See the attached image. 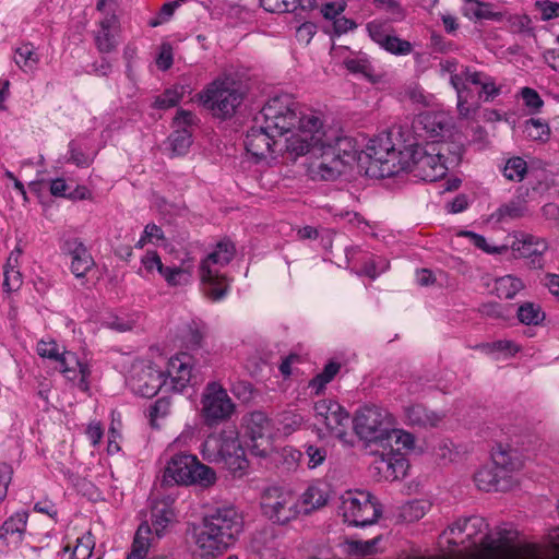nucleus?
Listing matches in <instances>:
<instances>
[{
	"label": "nucleus",
	"mask_w": 559,
	"mask_h": 559,
	"mask_svg": "<svg viewBox=\"0 0 559 559\" xmlns=\"http://www.w3.org/2000/svg\"><path fill=\"white\" fill-rule=\"evenodd\" d=\"M441 70L450 74V84L456 92V108L461 118H469L480 108L483 102H492L501 88L489 74L472 67L462 66L457 71L456 60H445Z\"/></svg>",
	"instance_id": "obj_1"
},
{
	"label": "nucleus",
	"mask_w": 559,
	"mask_h": 559,
	"mask_svg": "<svg viewBox=\"0 0 559 559\" xmlns=\"http://www.w3.org/2000/svg\"><path fill=\"white\" fill-rule=\"evenodd\" d=\"M449 145L445 143L409 144L405 146V165L402 171L414 173L425 181H437L445 176L449 164H457L460 155L447 156Z\"/></svg>",
	"instance_id": "obj_2"
},
{
	"label": "nucleus",
	"mask_w": 559,
	"mask_h": 559,
	"mask_svg": "<svg viewBox=\"0 0 559 559\" xmlns=\"http://www.w3.org/2000/svg\"><path fill=\"white\" fill-rule=\"evenodd\" d=\"M364 163V151L356 147L354 139L329 134L323 138L321 160L310 166L312 178L335 180L352 162Z\"/></svg>",
	"instance_id": "obj_3"
},
{
	"label": "nucleus",
	"mask_w": 559,
	"mask_h": 559,
	"mask_svg": "<svg viewBox=\"0 0 559 559\" xmlns=\"http://www.w3.org/2000/svg\"><path fill=\"white\" fill-rule=\"evenodd\" d=\"M203 459L210 463L222 464L235 476H241L249 466L245 450L234 426H227L217 433L207 436L202 444Z\"/></svg>",
	"instance_id": "obj_4"
},
{
	"label": "nucleus",
	"mask_w": 559,
	"mask_h": 559,
	"mask_svg": "<svg viewBox=\"0 0 559 559\" xmlns=\"http://www.w3.org/2000/svg\"><path fill=\"white\" fill-rule=\"evenodd\" d=\"M235 254V245L229 239H223L200 263L199 273L203 292L212 301L222 300L228 293V278L221 269L228 265Z\"/></svg>",
	"instance_id": "obj_5"
},
{
	"label": "nucleus",
	"mask_w": 559,
	"mask_h": 559,
	"mask_svg": "<svg viewBox=\"0 0 559 559\" xmlns=\"http://www.w3.org/2000/svg\"><path fill=\"white\" fill-rule=\"evenodd\" d=\"M404 153L405 147H395L391 133L377 135L368 142L364 151V162H368L366 173L380 178L397 175L406 163Z\"/></svg>",
	"instance_id": "obj_6"
},
{
	"label": "nucleus",
	"mask_w": 559,
	"mask_h": 559,
	"mask_svg": "<svg viewBox=\"0 0 559 559\" xmlns=\"http://www.w3.org/2000/svg\"><path fill=\"white\" fill-rule=\"evenodd\" d=\"M296 132L284 141L281 140L280 151H285L292 160L299 156L311 154L317 160H321L322 142L326 136L321 119L313 112L301 119Z\"/></svg>",
	"instance_id": "obj_7"
},
{
	"label": "nucleus",
	"mask_w": 559,
	"mask_h": 559,
	"mask_svg": "<svg viewBox=\"0 0 559 559\" xmlns=\"http://www.w3.org/2000/svg\"><path fill=\"white\" fill-rule=\"evenodd\" d=\"M298 104L288 94L276 95L270 98L262 107L254 122L262 123L278 138L298 128L301 119L308 114L298 110Z\"/></svg>",
	"instance_id": "obj_8"
},
{
	"label": "nucleus",
	"mask_w": 559,
	"mask_h": 559,
	"mask_svg": "<svg viewBox=\"0 0 559 559\" xmlns=\"http://www.w3.org/2000/svg\"><path fill=\"white\" fill-rule=\"evenodd\" d=\"M200 102L213 116L227 119L234 116L236 109L243 100V94L228 78L216 79L200 94Z\"/></svg>",
	"instance_id": "obj_9"
},
{
	"label": "nucleus",
	"mask_w": 559,
	"mask_h": 559,
	"mask_svg": "<svg viewBox=\"0 0 559 559\" xmlns=\"http://www.w3.org/2000/svg\"><path fill=\"white\" fill-rule=\"evenodd\" d=\"M164 483L167 485H211L215 481L214 471L200 463L197 456L179 453L174 455L164 471Z\"/></svg>",
	"instance_id": "obj_10"
},
{
	"label": "nucleus",
	"mask_w": 559,
	"mask_h": 559,
	"mask_svg": "<svg viewBox=\"0 0 559 559\" xmlns=\"http://www.w3.org/2000/svg\"><path fill=\"white\" fill-rule=\"evenodd\" d=\"M415 439L412 433L395 428V419L392 423L391 430L383 439L380 448L382 452L380 459L376 461V468L384 473L385 477H399V471L402 472L405 466V460L402 451L411 450L414 447Z\"/></svg>",
	"instance_id": "obj_11"
},
{
	"label": "nucleus",
	"mask_w": 559,
	"mask_h": 559,
	"mask_svg": "<svg viewBox=\"0 0 559 559\" xmlns=\"http://www.w3.org/2000/svg\"><path fill=\"white\" fill-rule=\"evenodd\" d=\"M37 353L43 358L55 360L56 369L68 380L76 381V385L80 390L84 392L88 390L87 379L91 374L90 367L87 364L81 361L75 353L69 350L61 352L55 341H40L37 344Z\"/></svg>",
	"instance_id": "obj_12"
},
{
	"label": "nucleus",
	"mask_w": 559,
	"mask_h": 559,
	"mask_svg": "<svg viewBox=\"0 0 559 559\" xmlns=\"http://www.w3.org/2000/svg\"><path fill=\"white\" fill-rule=\"evenodd\" d=\"M394 417L379 406L360 407L353 419L354 431L367 443L381 445L388 431L391 430Z\"/></svg>",
	"instance_id": "obj_13"
},
{
	"label": "nucleus",
	"mask_w": 559,
	"mask_h": 559,
	"mask_svg": "<svg viewBox=\"0 0 559 559\" xmlns=\"http://www.w3.org/2000/svg\"><path fill=\"white\" fill-rule=\"evenodd\" d=\"M344 521L353 526H367L377 522L381 515V507L366 491L348 492L342 501Z\"/></svg>",
	"instance_id": "obj_14"
},
{
	"label": "nucleus",
	"mask_w": 559,
	"mask_h": 559,
	"mask_svg": "<svg viewBox=\"0 0 559 559\" xmlns=\"http://www.w3.org/2000/svg\"><path fill=\"white\" fill-rule=\"evenodd\" d=\"M202 417L204 424L214 427L228 420L235 412V404L227 391L218 383H209L202 395Z\"/></svg>",
	"instance_id": "obj_15"
},
{
	"label": "nucleus",
	"mask_w": 559,
	"mask_h": 559,
	"mask_svg": "<svg viewBox=\"0 0 559 559\" xmlns=\"http://www.w3.org/2000/svg\"><path fill=\"white\" fill-rule=\"evenodd\" d=\"M261 506L263 513L278 524H285L301 513L297 498L280 487L266 489Z\"/></svg>",
	"instance_id": "obj_16"
},
{
	"label": "nucleus",
	"mask_w": 559,
	"mask_h": 559,
	"mask_svg": "<svg viewBox=\"0 0 559 559\" xmlns=\"http://www.w3.org/2000/svg\"><path fill=\"white\" fill-rule=\"evenodd\" d=\"M246 433L249 438L248 448L251 454L265 457L272 450V423L265 413L254 411L243 417Z\"/></svg>",
	"instance_id": "obj_17"
},
{
	"label": "nucleus",
	"mask_w": 559,
	"mask_h": 559,
	"mask_svg": "<svg viewBox=\"0 0 559 559\" xmlns=\"http://www.w3.org/2000/svg\"><path fill=\"white\" fill-rule=\"evenodd\" d=\"M314 416L328 432L341 441H346L349 425L348 412L336 401L321 400L314 404Z\"/></svg>",
	"instance_id": "obj_18"
},
{
	"label": "nucleus",
	"mask_w": 559,
	"mask_h": 559,
	"mask_svg": "<svg viewBox=\"0 0 559 559\" xmlns=\"http://www.w3.org/2000/svg\"><path fill=\"white\" fill-rule=\"evenodd\" d=\"M203 522L230 546L236 542L243 527L242 516L234 507L217 508L207 514Z\"/></svg>",
	"instance_id": "obj_19"
},
{
	"label": "nucleus",
	"mask_w": 559,
	"mask_h": 559,
	"mask_svg": "<svg viewBox=\"0 0 559 559\" xmlns=\"http://www.w3.org/2000/svg\"><path fill=\"white\" fill-rule=\"evenodd\" d=\"M128 385L134 394L150 399L163 388L168 391V379L153 366H133Z\"/></svg>",
	"instance_id": "obj_20"
},
{
	"label": "nucleus",
	"mask_w": 559,
	"mask_h": 559,
	"mask_svg": "<svg viewBox=\"0 0 559 559\" xmlns=\"http://www.w3.org/2000/svg\"><path fill=\"white\" fill-rule=\"evenodd\" d=\"M277 138L278 135L271 132V130H266L264 124L254 122V126L248 130L246 135V151L255 162L266 159L273 153L280 151L281 139L277 140Z\"/></svg>",
	"instance_id": "obj_21"
},
{
	"label": "nucleus",
	"mask_w": 559,
	"mask_h": 559,
	"mask_svg": "<svg viewBox=\"0 0 559 559\" xmlns=\"http://www.w3.org/2000/svg\"><path fill=\"white\" fill-rule=\"evenodd\" d=\"M195 554L202 559H210L223 554L230 545L222 539L204 522L194 533Z\"/></svg>",
	"instance_id": "obj_22"
},
{
	"label": "nucleus",
	"mask_w": 559,
	"mask_h": 559,
	"mask_svg": "<svg viewBox=\"0 0 559 559\" xmlns=\"http://www.w3.org/2000/svg\"><path fill=\"white\" fill-rule=\"evenodd\" d=\"M63 250L71 257V271L76 277H83L94 265V260L78 238L66 240Z\"/></svg>",
	"instance_id": "obj_23"
},
{
	"label": "nucleus",
	"mask_w": 559,
	"mask_h": 559,
	"mask_svg": "<svg viewBox=\"0 0 559 559\" xmlns=\"http://www.w3.org/2000/svg\"><path fill=\"white\" fill-rule=\"evenodd\" d=\"M168 391L181 392L189 384L192 377L190 357L186 354L171 358L168 371Z\"/></svg>",
	"instance_id": "obj_24"
},
{
	"label": "nucleus",
	"mask_w": 559,
	"mask_h": 559,
	"mask_svg": "<svg viewBox=\"0 0 559 559\" xmlns=\"http://www.w3.org/2000/svg\"><path fill=\"white\" fill-rule=\"evenodd\" d=\"M492 464L499 469L506 478H509V474L519 471L523 466V459L520 452L510 447L498 444L491 451Z\"/></svg>",
	"instance_id": "obj_25"
},
{
	"label": "nucleus",
	"mask_w": 559,
	"mask_h": 559,
	"mask_svg": "<svg viewBox=\"0 0 559 559\" xmlns=\"http://www.w3.org/2000/svg\"><path fill=\"white\" fill-rule=\"evenodd\" d=\"M118 19L115 14L105 16L95 32V45L100 53H109L117 47Z\"/></svg>",
	"instance_id": "obj_26"
},
{
	"label": "nucleus",
	"mask_w": 559,
	"mask_h": 559,
	"mask_svg": "<svg viewBox=\"0 0 559 559\" xmlns=\"http://www.w3.org/2000/svg\"><path fill=\"white\" fill-rule=\"evenodd\" d=\"M474 481L483 491H503L509 487V480L496 466H484L474 475Z\"/></svg>",
	"instance_id": "obj_27"
},
{
	"label": "nucleus",
	"mask_w": 559,
	"mask_h": 559,
	"mask_svg": "<svg viewBox=\"0 0 559 559\" xmlns=\"http://www.w3.org/2000/svg\"><path fill=\"white\" fill-rule=\"evenodd\" d=\"M28 513L26 511H19L10 516L0 527V540L7 545L17 546L25 533Z\"/></svg>",
	"instance_id": "obj_28"
},
{
	"label": "nucleus",
	"mask_w": 559,
	"mask_h": 559,
	"mask_svg": "<svg viewBox=\"0 0 559 559\" xmlns=\"http://www.w3.org/2000/svg\"><path fill=\"white\" fill-rule=\"evenodd\" d=\"M407 423L420 428L437 427L443 415L426 408L421 404L406 406L404 409Z\"/></svg>",
	"instance_id": "obj_29"
},
{
	"label": "nucleus",
	"mask_w": 559,
	"mask_h": 559,
	"mask_svg": "<svg viewBox=\"0 0 559 559\" xmlns=\"http://www.w3.org/2000/svg\"><path fill=\"white\" fill-rule=\"evenodd\" d=\"M548 248L547 241L533 235H525L512 245V251L516 258H532L543 255Z\"/></svg>",
	"instance_id": "obj_30"
},
{
	"label": "nucleus",
	"mask_w": 559,
	"mask_h": 559,
	"mask_svg": "<svg viewBox=\"0 0 559 559\" xmlns=\"http://www.w3.org/2000/svg\"><path fill=\"white\" fill-rule=\"evenodd\" d=\"M151 526L147 523H142L134 535L132 549L127 559H146L151 547Z\"/></svg>",
	"instance_id": "obj_31"
},
{
	"label": "nucleus",
	"mask_w": 559,
	"mask_h": 559,
	"mask_svg": "<svg viewBox=\"0 0 559 559\" xmlns=\"http://www.w3.org/2000/svg\"><path fill=\"white\" fill-rule=\"evenodd\" d=\"M463 13L468 19L475 20H500L501 14L491 11L489 3L480 2L478 0H465L463 5Z\"/></svg>",
	"instance_id": "obj_32"
},
{
	"label": "nucleus",
	"mask_w": 559,
	"mask_h": 559,
	"mask_svg": "<svg viewBox=\"0 0 559 559\" xmlns=\"http://www.w3.org/2000/svg\"><path fill=\"white\" fill-rule=\"evenodd\" d=\"M527 213L528 209L525 202L511 200L508 203L500 205L492 216L496 217L498 222H507L522 218L526 216Z\"/></svg>",
	"instance_id": "obj_33"
},
{
	"label": "nucleus",
	"mask_w": 559,
	"mask_h": 559,
	"mask_svg": "<svg viewBox=\"0 0 559 559\" xmlns=\"http://www.w3.org/2000/svg\"><path fill=\"white\" fill-rule=\"evenodd\" d=\"M524 287L522 280L513 275H504L495 281V289L499 298L513 299Z\"/></svg>",
	"instance_id": "obj_34"
},
{
	"label": "nucleus",
	"mask_w": 559,
	"mask_h": 559,
	"mask_svg": "<svg viewBox=\"0 0 559 559\" xmlns=\"http://www.w3.org/2000/svg\"><path fill=\"white\" fill-rule=\"evenodd\" d=\"M326 503V495L322 489L316 486H310L302 495L299 504V510L308 514L313 510L323 507Z\"/></svg>",
	"instance_id": "obj_35"
},
{
	"label": "nucleus",
	"mask_w": 559,
	"mask_h": 559,
	"mask_svg": "<svg viewBox=\"0 0 559 559\" xmlns=\"http://www.w3.org/2000/svg\"><path fill=\"white\" fill-rule=\"evenodd\" d=\"M519 321L526 325H537L545 319V312L537 304L525 301L516 310Z\"/></svg>",
	"instance_id": "obj_36"
},
{
	"label": "nucleus",
	"mask_w": 559,
	"mask_h": 559,
	"mask_svg": "<svg viewBox=\"0 0 559 559\" xmlns=\"http://www.w3.org/2000/svg\"><path fill=\"white\" fill-rule=\"evenodd\" d=\"M14 60L20 69L27 72L33 71L37 67L39 57L32 44H24L16 48Z\"/></svg>",
	"instance_id": "obj_37"
},
{
	"label": "nucleus",
	"mask_w": 559,
	"mask_h": 559,
	"mask_svg": "<svg viewBox=\"0 0 559 559\" xmlns=\"http://www.w3.org/2000/svg\"><path fill=\"white\" fill-rule=\"evenodd\" d=\"M168 141L175 155H185L192 144L191 131L187 128L175 129L169 135Z\"/></svg>",
	"instance_id": "obj_38"
},
{
	"label": "nucleus",
	"mask_w": 559,
	"mask_h": 559,
	"mask_svg": "<svg viewBox=\"0 0 559 559\" xmlns=\"http://www.w3.org/2000/svg\"><path fill=\"white\" fill-rule=\"evenodd\" d=\"M526 174L527 163L519 156L509 158L502 168V175L510 181L521 182Z\"/></svg>",
	"instance_id": "obj_39"
},
{
	"label": "nucleus",
	"mask_w": 559,
	"mask_h": 559,
	"mask_svg": "<svg viewBox=\"0 0 559 559\" xmlns=\"http://www.w3.org/2000/svg\"><path fill=\"white\" fill-rule=\"evenodd\" d=\"M341 369V365L335 361H330L322 372L317 374L310 382L309 388L316 391V394H320L325 385L333 380V378L338 373Z\"/></svg>",
	"instance_id": "obj_40"
},
{
	"label": "nucleus",
	"mask_w": 559,
	"mask_h": 559,
	"mask_svg": "<svg viewBox=\"0 0 559 559\" xmlns=\"http://www.w3.org/2000/svg\"><path fill=\"white\" fill-rule=\"evenodd\" d=\"M276 420L285 435L296 431L304 424V417L295 409H286L278 413Z\"/></svg>",
	"instance_id": "obj_41"
},
{
	"label": "nucleus",
	"mask_w": 559,
	"mask_h": 559,
	"mask_svg": "<svg viewBox=\"0 0 559 559\" xmlns=\"http://www.w3.org/2000/svg\"><path fill=\"white\" fill-rule=\"evenodd\" d=\"M160 275L169 286L187 285L191 278V273L179 266H165Z\"/></svg>",
	"instance_id": "obj_42"
},
{
	"label": "nucleus",
	"mask_w": 559,
	"mask_h": 559,
	"mask_svg": "<svg viewBox=\"0 0 559 559\" xmlns=\"http://www.w3.org/2000/svg\"><path fill=\"white\" fill-rule=\"evenodd\" d=\"M185 94V86H175L166 90L162 95L157 96L154 106L158 109H167L176 106Z\"/></svg>",
	"instance_id": "obj_43"
},
{
	"label": "nucleus",
	"mask_w": 559,
	"mask_h": 559,
	"mask_svg": "<svg viewBox=\"0 0 559 559\" xmlns=\"http://www.w3.org/2000/svg\"><path fill=\"white\" fill-rule=\"evenodd\" d=\"M174 513L167 508L166 504L155 506L152 510V525L156 535L159 537L162 532L171 522Z\"/></svg>",
	"instance_id": "obj_44"
},
{
	"label": "nucleus",
	"mask_w": 559,
	"mask_h": 559,
	"mask_svg": "<svg viewBox=\"0 0 559 559\" xmlns=\"http://www.w3.org/2000/svg\"><path fill=\"white\" fill-rule=\"evenodd\" d=\"M391 26L386 22H381L378 20L371 21L367 24V31L371 37V39L377 43L380 47L385 43L386 38H389Z\"/></svg>",
	"instance_id": "obj_45"
},
{
	"label": "nucleus",
	"mask_w": 559,
	"mask_h": 559,
	"mask_svg": "<svg viewBox=\"0 0 559 559\" xmlns=\"http://www.w3.org/2000/svg\"><path fill=\"white\" fill-rule=\"evenodd\" d=\"M381 47L388 52L396 56H405L411 53L413 50V45L408 40L401 39L393 35H390Z\"/></svg>",
	"instance_id": "obj_46"
},
{
	"label": "nucleus",
	"mask_w": 559,
	"mask_h": 559,
	"mask_svg": "<svg viewBox=\"0 0 559 559\" xmlns=\"http://www.w3.org/2000/svg\"><path fill=\"white\" fill-rule=\"evenodd\" d=\"M4 280H3V288L5 292H15L22 285V274L19 269L10 263H5L4 265Z\"/></svg>",
	"instance_id": "obj_47"
},
{
	"label": "nucleus",
	"mask_w": 559,
	"mask_h": 559,
	"mask_svg": "<svg viewBox=\"0 0 559 559\" xmlns=\"http://www.w3.org/2000/svg\"><path fill=\"white\" fill-rule=\"evenodd\" d=\"M170 400L168 397L158 399L148 411L150 423L153 428H157V419L164 418L169 414Z\"/></svg>",
	"instance_id": "obj_48"
},
{
	"label": "nucleus",
	"mask_w": 559,
	"mask_h": 559,
	"mask_svg": "<svg viewBox=\"0 0 559 559\" xmlns=\"http://www.w3.org/2000/svg\"><path fill=\"white\" fill-rule=\"evenodd\" d=\"M435 455L441 464L445 465L448 463L455 461V459L459 455V452L452 442L441 441L435 448Z\"/></svg>",
	"instance_id": "obj_49"
},
{
	"label": "nucleus",
	"mask_w": 559,
	"mask_h": 559,
	"mask_svg": "<svg viewBox=\"0 0 559 559\" xmlns=\"http://www.w3.org/2000/svg\"><path fill=\"white\" fill-rule=\"evenodd\" d=\"M205 325L200 322L192 321L187 325L185 338L191 347H199L205 335Z\"/></svg>",
	"instance_id": "obj_50"
},
{
	"label": "nucleus",
	"mask_w": 559,
	"mask_h": 559,
	"mask_svg": "<svg viewBox=\"0 0 559 559\" xmlns=\"http://www.w3.org/2000/svg\"><path fill=\"white\" fill-rule=\"evenodd\" d=\"M94 549V542L92 535L88 533L81 538H78L76 545L72 552V559H88Z\"/></svg>",
	"instance_id": "obj_51"
},
{
	"label": "nucleus",
	"mask_w": 559,
	"mask_h": 559,
	"mask_svg": "<svg viewBox=\"0 0 559 559\" xmlns=\"http://www.w3.org/2000/svg\"><path fill=\"white\" fill-rule=\"evenodd\" d=\"M305 453L308 457V466L316 468L321 465L326 459V449L313 444L306 445Z\"/></svg>",
	"instance_id": "obj_52"
},
{
	"label": "nucleus",
	"mask_w": 559,
	"mask_h": 559,
	"mask_svg": "<svg viewBox=\"0 0 559 559\" xmlns=\"http://www.w3.org/2000/svg\"><path fill=\"white\" fill-rule=\"evenodd\" d=\"M511 31L514 33H531L533 32L532 20L526 14H515L509 17Z\"/></svg>",
	"instance_id": "obj_53"
},
{
	"label": "nucleus",
	"mask_w": 559,
	"mask_h": 559,
	"mask_svg": "<svg viewBox=\"0 0 559 559\" xmlns=\"http://www.w3.org/2000/svg\"><path fill=\"white\" fill-rule=\"evenodd\" d=\"M525 131L527 135L534 140H540L549 134L548 126L536 119H530L526 121Z\"/></svg>",
	"instance_id": "obj_54"
},
{
	"label": "nucleus",
	"mask_w": 559,
	"mask_h": 559,
	"mask_svg": "<svg viewBox=\"0 0 559 559\" xmlns=\"http://www.w3.org/2000/svg\"><path fill=\"white\" fill-rule=\"evenodd\" d=\"M535 5L542 12V21H549L559 17V2L544 0L536 1Z\"/></svg>",
	"instance_id": "obj_55"
},
{
	"label": "nucleus",
	"mask_w": 559,
	"mask_h": 559,
	"mask_svg": "<svg viewBox=\"0 0 559 559\" xmlns=\"http://www.w3.org/2000/svg\"><path fill=\"white\" fill-rule=\"evenodd\" d=\"M506 310L507 309L502 305L493 301L483 304L479 307V312L483 316L493 319H506L508 317L506 314Z\"/></svg>",
	"instance_id": "obj_56"
},
{
	"label": "nucleus",
	"mask_w": 559,
	"mask_h": 559,
	"mask_svg": "<svg viewBox=\"0 0 559 559\" xmlns=\"http://www.w3.org/2000/svg\"><path fill=\"white\" fill-rule=\"evenodd\" d=\"M522 98L526 107L531 108L534 111L539 110V108L544 105L543 99L538 95V93L530 87L522 88Z\"/></svg>",
	"instance_id": "obj_57"
},
{
	"label": "nucleus",
	"mask_w": 559,
	"mask_h": 559,
	"mask_svg": "<svg viewBox=\"0 0 559 559\" xmlns=\"http://www.w3.org/2000/svg\"><path fill=\"white\" fill-rule=\"evenodd\" d=\"M141 262L147 272L156 270L160 274L165 267L156 251H147Z\"/></svg>",
	"instance_id": "obj_58"
},
{
	"label": "nucleus",
	"mask_w": 559,
	"mask_h": 559,
	"mask_svg": "<svg viewBox=\"0 0 559 559\" xmlns=\"http://www.w3.org/2000/svg\"><path fill=\"white\" fill-rule=\"evenodd\" d=\"M173 48L170 44L165 43L160 46V51L158 53V57L156 59L157 67L166 71L173 66Z\"/></svg>",
	"instance_id": "obj_59"
},
{
	"label": "nucleus",
	"mask_w": 559,
	"mask_h": 559,
	"mask_svg": "<svg viewBox=\"0 0 559 559\" xmlns=\"http://www.w3.org/2000/svg\"><path fill=\"white\" fill-rule=\"evenodd\" d=\"M70 157L69 160L74 163L79 167H87L91 164V158L84 154L72 141L69 144Z\"/></svg>",
	"instance_id": "obj_60"
},
{
	"label": "nucleus",
	"mask_w": 559,
	"mask_h": 559,
	"mask_svg": "<svg viewBox=\"0 0 559 559\" xmlns=\"http://www.w3.org/2000/svg\"><path fill=\"white\" fill-rule=\"evenodd\" d=\"M345 64H346L347 70L350 71L352 73H360L367 78L371 76L372 69H371L370 64L365 60L350 59V60H347L345 62Z\"/></svg>",
	"instance_id": "obj_61"
},
{
	"label": "nucleus",
	"mask_w": 559,
	"mask_h": 559,
	"mask_svg": "<svg viewBox=\"0 0 559 559\" xmlns=\"http://www.w3.org/2000/svg\"><path fill=\"white\" fill-rule=\"evenodd\" d=\"M317 33V25L312 22L302 23L296 31V38L304 44H309Z\"/></svg>",
	"instance_id": "obj_62"
},
{
	"label": "nucleus",
	"mask_w": 559,
	"mask_h": 559,
	"mask_svg": "<svg viewBox=\"0 0 559 559\" xmlns=\"http://www.w3.org/2000/svg\"><path fill=\"white\" fill-rule=\"evenodd\" d=\"M195 116L191 111L180 109L177 111V115L174 118V126L176 129H189L191 126L195 123Z\"/></svg>",
	"instance_id": "obj_63"
},
{
	"label": "nucleus",
	"mask_w": 559,
	"mask_h": 559,
	"mask_svg": "<svg viewBox=\"0 0 559 559\" xmlns=\"http://www.w3.org/2000/svg\"><path fill=\"white\" fill-rule=\"evenodd\" d=\"M345 8V2H329L322 7L321 13L326 20H335Z\"/></svg>",
	"instance_id": "obj_64"
}]
</instances>
